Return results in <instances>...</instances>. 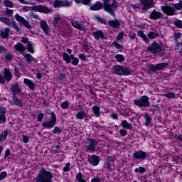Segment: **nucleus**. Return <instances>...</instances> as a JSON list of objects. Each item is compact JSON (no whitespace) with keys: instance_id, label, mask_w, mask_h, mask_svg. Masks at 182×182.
Masks as SVG:
<instances>
[{"instance_id":"57","label":"nucleus","mask_w":182,"mask_h":182,"mask_svg":"<svg viewBox=\"0 0 182 182\" xmlns=\"http://www.w3.org/2000/svg\"><path fill=\"white\" fill-rule=\"evenodd\" d=\"M30 18H31V19H39V16L33 13L30 14Z\"/></svg>"},{"instance_id":"35","label":"nucleus","mask_w":182,"mask_h":182,"mask_svg":"<svg viewBox=\"0 0 182 182\" xmlns=\"http://www.w3.org/2000/svg\"><path fill=\"white\" fill-rule=\"evenodd\" d=\"M115 59L117 60V62H124V56H123V55L122 54H117L115 55Z\"/></svg>"},{"instance_id":"41","label":"nucleus","mask_w":182,"mask_h":182,"mask_svg":"<svg viewBox=\"0 0 182 182\" xmlns=\"http://www.w3.org/2000/svg\"><path fill=\"white\" fill-rule=\"evenodd\" d=\"M148 69H149V70H151V72H152L153 73H154V72H156V70H157L156 65L151 64V65H149V66L148 67Z\"/></svg>"},{"instance_id":"8","label":"nucleus","mask_w":182,"mask_h":182,"mask_svg":"<svg viewBox=\"0 0 182 182\" xmlns=\"http://www.w3.org/2000/svg\"><path fill=\"white\" fill-rule=\"evenodd\" d=\"M153 0H141V6L144 11H147L154 6Z\"/></svg>"},{"instance_id":"42","label":"nucleus","mask_w":182,"mask_h":182,"mask_svg":"<svg viewBox=\"0 0 182 182\" xmlns=\"http://www.w3.org/2000/svg\"><path fill=\"white\" fill-rule=\"evenodd\" d=\"M4 4L5 6H8L9 8H14V3L9 0H5Z\"/></svg>"},{"instance_id":"27","label":"nucleus","mask_w":182,"mask_h":182,"mask_svg":"<svg viewBox=\"0 0 182 182\" xmlns=\"http://www.w3.org/2000/svg\"><path fill=\"white\" fill-rule=\"evenodd\" d=\"M76 117L79 120H83V119H85V117H86V112H85V110L81 109L80 112H78L77 113Z\"/></svg>"},{"instance_id":"33","label":"nucleus","mask_w":182,"mask_h":182,"mask_svg":"<svg viewBox=\"0 0 182 182\" xmlns=\"http://www.w3.org/2000/svg\"><path fill=\"white\" fill-rule=\"evenodd\" d=\"M27 50H28V52H30V53H34L35 50H33V43H32V42H28Z\"/></svg>"},{"instance_id":"12","label":"nucleus","mask_w":182,"mask_h":182,"mask_svg":"<svg viewBox=\"0 0 182 182\" xmlns=\"http://www.w3.org/2000/svg\"><path fill=\"white\" fill-rule=\"evenodd\" d=\"M161 18H163V14L160 11H157L156 10H154L149 16V18L154 19V21L161 19Z\"/></svg>"},{"instance_id":"10","label":"nucleus","mask_w":182,"mask_h":182,"mask_svg":"<svg viewBox=\"0 0 182 182\" xmlns=\"http://www.w3.org/2000/svg\"><path fill=\"white\" fill-rule=\"evenodd\" d=\"M161 11L166 14V15L172 16L174 15V8L168 6H162L161 7Z\"/></svg>"},{"instance_id":"32","label":"nucleus","mask_w":182,"mask_h":182,"mask_svg":"<svg viewBox=\"0 0 182 182\" xmlns=\"http://www.w3.org/2000/svg\"><path fill=\"white\" fill-rule=\"evenodd\" d=\"M105 168H106V170H108L109 171H112V170H113L114 168V166L113 164L110 163V162H106L105 164Z\"/></svg>"},{"instance_id":"54","label":"nucleus","mask_w":182,"mask_h":182,"mask_svg":"<svg viewBox=\"0 0 182 182\" xmlns=\"http://www.w3.org/2000/svg\"><path fill=\"white\" fill-rule=\"evenodd\" d=\"M69 170H70V163H67L65 166L63 168V171H69Z\"/></svg>"},{"instance_id":"51","label":"nucleus","mask_w":182,"mask_h":182,"mask_svg":"<svg viewBox=\"0 0 182 182\" xmlns=\"http://www.w3.org/2000/svg\"><path fill=\"white\" fill-rule=\"evenodd\" d=\"M124 36V32L119 33L117 36V41L119 42L120 39H123V37Z\"/></svg>"},{"instance_id":"60","label":"nucleus","mask_w":182,"mask_h":182,"mask_svg":"<svg viewBox=\"0 0 182 182\" xmlns=\"http://www.w3.org/2000/svg\"><path fill=\"white\" fill-rule=\"evenodd\" d=\"M6 177V172L4 171L0 173V180H4Z\"/></svg>"},{"instance_id":"23","label":"nucleus","mask_w":182,"mask_h":182,"mask_svg":"<svg viewBox=\"0 0 182 182\" xmlns=\"http://www.w3.org/2000/svg\"><path fill=\"white\" fill-rule=\"evenodd\" d=\"M22 55L25 58L28 63H29V65H31V63L33 62V57L32 56V55L29 53H23Z\"/></svg>"},{"instance_id":"37","label":"nucleus","mask_w":182,"mask_h":182,"mask_svg":"<svg viewBox=\"0 0 182 182\" xmlns=\"http://www.w3.org/2000/svg\"><path fill=\"white\" fill-rule=\"evenodd\" d=\"M61 6H66V7L72 6V2L68 0L61 1Z\"/></svg>"},{"instance_id":"6","label":"nucleus","mask_w":182,"mask_h":182,"mask_svg":"<svg viewBox=\"0 0 182 182\" xmlns=\"http://www.w3.org/2000/svg\"><path fill=\"white\" fill-rule=\"evenodd\" d=\"M15 18L17 22H19L20 25H23V26L27 28V29H31V28H32V26L31 23H29V21L25 19V18L21 16L18 14L15 15Z\"/></svg>"},{"instance_id":"18","label":"nucleus","mask_w":182,"mask_h":182,"mask_svg":"<svg viewBox=\"0 0 182 182\" xmlns=\"http://www.w3.org/2000/svg\"><path fill=\"white\" fill-rule=\"evenodd\" d=\"M10 90L14 93V96H15V95H19V93H21V87H19V85L18 84H14L11 85Z\"/></svg>"},{"instance_id":"13","label":"nucleus","mask_w":182,"mask_h":182,"mask_svg":"<svg viewBox=\"0 0 182 182\" xmlns=\"http://www.w3.org/2000/svg\"><path fill=\"white\" fill-rule=\"evenodd\" d=\"M99 161H100V158L96 155H92L88 159V163H90L92 166H97L99 164Z\"/></svg>"},{"instance_id":"28","label":"nucleus","mask_w":182,"mask_h":182,"mask_svg":"<svg viewBox=\"0 0 182 182\" xmlns=\"http://www.w3.org/2000/svg\"><path fill=\"white\" fill-rule=\"evenodd\" d=\"M168 66V63H162L156 64V70H163V69H166V68Z\"/></svg>"},{"instance_id":"50","label":"nucleus","mask_w":182,"mask_h":182,"mask_svg":"<svg viewBox=\"0 0 182 182\" xmlns=\"http://www.w3.org/2000/svg\"><path fill=\"white\" fill-rule=\"evenodd\" d=\"M113 46L116 48L117 49H122V45L120 43H117V41H114L112 43Z\"/></svg>"},{"instance_id":"53","label":"nucleus","mask_w":182,"mask_h":182,"mask_svg":"<svg viewBox=\"0 0 182 182\" xmlns=\"http://www.w3.org/2000/svg\"><path fill=\"white\" fill-rule=\"evenodd\" d=\"M6 52H8V50L6 49V48L0 46V55L1 53H6Z\"/></svg>"},{"instance_id":"40","label":"nucleus","mask_w":182,"mask_h":182,"mask_svg":"<svg viewBox=\"0 0 182 182\" xmlns=\"http://www.w3.org/2000/svg\"><path fill=\"white\" fill-rule=\"evenodd\" d=\"M76 179L77 180L78 182H86V180L83 179L82 176V173H78L76 175Z\"/></svg>"},{"instance_id":"63","label":"nucleus","mask_w":182,"mask_h":182,"mask_svg":"<svg viewBox=\"0 0 182 182\" xmlns=\"http://www.w3.org/2000/svg\"><path fill=\"white\" fill-rule=\"evenodd\" d=\"M21 42H22L23 43H28V42H29V41H28V38H26V37H22V38H21Z\"/></svg>"},{"instance_id":"44","label":"nucleus","mask_w":182,"mask_h":182,"mask_svg":"<svg viewBox=\"0 0 182 182\" xmlns=\"http://www.w3.org/2000/svg\"><path fill=\"white\" fill-rule=\"evenodd\" d=\"M164 96H165V97H168V99H174L176 94L173 92H167L164 94Z\"/></svg>"},{"instance_id":"64","label":"nucleus","mask_w":182,"mask_h":182,"mask_svg":"<svg viewBox=\"0 0 182 182\" xmlns=\"http://www.w3.org/2000/svg\"><path fill=\"white\" fill-rule=\"evenodd\" d=\"M91 182H100V178H94L91 180Z\"/></svg>"},{"instance_id":"55","label":"nucleus","mask_w":182,"mask_h":182,"mask_svg":"<svg viewBox=\"0 0 182 182\" xmlns=\"http://www.w3.org/2000/svg\"><path fill=\"white\" fill-rule=\"evenodd\" d=\"M97 21H99V22H100V23H103L104 25H106L107 23L105 18H102L101 17H97Z\"/></svg>"},{"instance_id":"62","label":"nucleus","mask_w":182,"mask_h":182,"mask_svg":"<svg viewBox=\"0 0 182 182\" xmlns=\"http://www.w3.org/2000/svg\"><path fill=\"white\" fill-rule=\"evenodd\" d=\"M43 119V113H41L38 116V122H42Z\"/></svg>"},{"instance_id":"21","label":"nucleus","mask_w":182,"mask_h":182,"mask_svg":"<svg viewBox=\"0 0 182 182\" xmlns=\"http://www.w3.org/2000/svg\"><path fill=\"white\" fill-rule=\"evenodd\" d=\"M10 29L9 28H6L4 30L1 31V38H4V39H6V38H8V36H9V32H10Z\"/></svg>"},{"instance_id":"25","label":"nucleus","mask_w":182,"mask_h":182,"mask_svg":"<svg viewBox=\"0 0 182 182\" xmlns=\"http://www.w3.org/2000/svg\"><path fill=\"white\" fill-rule=\"evenodd\" d=\"M146 38L148 39H156V38H159V33L157 31H149Z\"/></svg>"},{"instance_id":"45","label":"nucleus","mask_w":182,"mask_h":182,"mask_svg":"<svg viewBox=\"0 0 182 182\" xmlns=\"http://www.w3.org/2000/svg\"><path fill=\"white\" fill-rule=\"evenodd\" d=\"M174 8L177 9L178 11H180V9H182V1H179L177 4H173Z\"/></svg>"},{"instance_id":"9","label":"nucleus","mask_w":182,"mask_h":182,"mask_svg":"<svg viewBox=\"0 0 182 182\" xmlns=\"http://www.w3.org/2000/svg\"><path fill=\"white\" fill-rule=\"evenodd\" d=\"M40 26L41 29H43V32L46 33V35H49V32L50 31V27H49V25H48V22L45 20H41L40 21Z\"/></svg>"},{"instance_id":"17","label":"nucleus","mask_w":182,"mask_h":182,"mask_svg":"<svg viewBox=\"0 0 182 182\" xmlns=\"http://www.w3.org/2000/svg\"><path fill=\"white\" fill-rule=\"evenodd\" d=\"M92 36H94L95 39H97V41H99V39H102L105 38V33H103V31L102 30L94 31L92 32Z\"/></svg>"},{"instance_id":"26","label":"nucleus","mask_w":182,"mask_h":182,"mask_svg":"<svg viewBox=\"0 0 182 182\" xmlns=\"http://www.w3.org/2000/svg\"><path fill=\"white\" fill-rule=\"evenodd\" d=\"M6 122V117H5V109H0V123H5Z\"/></svg>"},{"instance_id":"59","label":"nucleus","mask_w":182,"mask_h":182,"mask_svg":"<svg viewBox=\"0 0 182 182\" xmlns=\"http://www.w3.org/2000/svg\"><path fill=\"white\" fill-rule=\"evenodd\" d=\"M77 63H79V59L77 58H75L73 60V65L74 66H77Z\"/></svg>"},{"instance_id":"49","label":"nucleus","mask_w":182,"mask_h":182,"mask_svg":"<svg viewBox=\"0 0 182 182\" xmlns=\"http://www.w3.org/2000/svg\"><path fill=\"white\" fill-rule=\"evenodd\" d=\"M6 60H8L9 62H11V60H12V59L14 58V55H12L11 53H8L6 56Z\"/></svg>"},{"instance_id":"61","label":"nucleus","mask_w":182,"mask_h":182,"mask_svg":"<svg viewBox=\"0 0 182 182\" xmlns=\"http://www.w3.org/2000/svg\"><path fill=\"white\" fill-rule=\"evenodd\" d=\"M92 0H82L81 4H83V5H90Z\"/></svg>"},{"instance_id":"56","label":"nucleus","mask_w":182,"mask_h":182,"mask_svg":"<svg viewBox=\"0 0 182 182\" xmlns=\"http://www.w3.org/2000/svg\"><path fill=\"white\" fill-rule=\"evenodd\" d=\"M53 133H62V129H60V127H55Z\"/></svg>"},{"instance_id":"30","label":"nucleus","mask_w":182,"mask_h":182,"mask_svg":"<svg viewBox=\"0 0 182 182\" xmlns=\"http://www.w3.org/2000/svg\"><path fill=\"white\" fill-rule=\"evenodd\" d=\"M121 126H122L124 129H128L129 130L132 129V124H129L126 120L122 121Z\"/></svg>"},{"instance_id":"3","label":"nucleus","mask_w":182,"mask_h":182,"mask_svg":"<svg viewBox=\"0 0 182 182\" xmlns=\"http://www.w3.org/2000/svg\"><path fill=\"white\" fill-rule=\"evenodd\" d=\"M149 97L144 95L140 99L134 101L135 106L139 107H149L150 106V101Z\"/></svg>"},{"instance_id":"7","label":"nucleus","mask_w":182,"mask_h":182,"mask_svg":"<svg viewBox=\"0 0 182 182\" xmlns=\"http://www.w3.org/2000/svg\"><path fill=\"white\" fill-rule=\"evenodd\" d=\"M163 50L161 48V46L156 42H154L151 43L149 47H148V50L149 52H151V53H160V52Z\"/></svg>"},{"instance_id":"5","label":"nucleus","mask_w":182,"mask_h":182,"mask_svg":"<svg viewBox=\"0 0 182 182\" xmlns=\"http://www.w3.org/2000/svg\"><path fill=\"white\" fill-rule=\"evenodd\" d=\"M56 124V115L55 113H51V117L49 121H46L43 123V127H46L47 129H52L53 126Z\"/></svg>"},{"instance_id":"39","label":"nucleus","mask_w":182,"mask_h":182,"mask_svg":"<svg viewBox=\"0 0 182 182\" xmlns=\"http://www.w3.org/2000/svg\"><path fill=\"white\" fill-rule=\"evenodd\" d=\"M144 116V119H146V122L145 124L146 126H149V124H150V122H151V118L150 117V116L149 115V114H146Z\"/></svg>"},{"instance_id":"4","label":"nucleus","mask_w":182,"mask_h":182,"mask_svg":"<svg viewBox=\"0 0 182 182\" xmlns=\"http://www.w3.org/2000/svg\"><path fill=\"white\" fill-rule=\"evenodd\" d=\"M114 72L117 75H119V76H127L128 75H132V70L129 68H123V67L120 65H114L113 67Z\"/></svg>"},{"instance_id":"22","label":"nucleus","mask_w":182,"mask_h":182,"mask_svg":"<svg viewBox=\"0 0 182 182\" xmlns=\"http://www.w3.org/2000/svg\"><path fill=\"white\" fill-rule=\"evenodd\" d=\"M23 82L25 83V85H27V86H28V87L31 90H33V89L35 88V83H33V82H32V80H31L28 78H25L23 80Z\"/></svg>"},{"instance_id":"1","label":"nucleus","mask_w":182,"mask_h":182,"mask_svg":"<svg viewBox=\"0 0 182 182\" xmlns=\"http://www.w3.org/2000/svg\"><path fill=\"white\" fill-rule=\"evenodd\" d=\"M103 0V4L100 1H97L93 6L90 7L91 11H100L104 7L105 11L110 14L112 16H114V12L117 9V1L113 0Z\"/></svg>"},{"instance_id":"19","label":"nucleus","mask_w":182,"mask_h":182,"mask_svg":"<svg viewBox=\"0 0 182 182\" xmlns=\"http://www.w3.org/2000/svg\"><path fill=\"white\" fill-rule=\"evenodd\" d=\"M12 105H15L18 107H22L23 106V102H22V100L18 99L14 95L12 100Z\"/></svg>"},{"instance_id":"38","label":"nucleus","mask_w":182,"mask_h":182,"mask_svg":"<svg viewBox=\"0 0 182 182\" xmlns=\"http://www.w3.org/2000/svg\"><path fill=\"white\" fill-rule=\"evenodd\" d=\"M4 14H5V15H6V16H9V18H11V16H12V15H14V10H11V9L6 8Z\"/></svg>"},{"instance_id":"48","label":"nucleus","mask_w":182,"mask_h":182,"mask_svg":"<svg viewBox=\"0 0 182 182\" xmlns=\"http://www.w3.org/2000/svg\"><path fill=\"white\" fill-rule=\"evenodd\" d=\"M61 107L62 109H68L69 107V102L65 101L61 103Z\"/></svg>"},{"instance_id":"31","label":"nucleus","mask_w":182,"mask_h":182,"mask_svg":"<svg viewBox=\"0 0 182 182\" xmlns=\"http://www.w3.org/2000/svg\"><path fill=\"white\" fill-rule=\"evenodd\" d=\"M92 110L96 117H100V107L95 106L92 107Z\"/></svg>"},{"instance_id":"43","label":"nucleus","mask_w":182,"mask_h":182,"mask_svg":"<svg viewBox=\"0 0 182 182\" xmlns=\"http://www.w3.org/2000/svg\"><path fill=\"white\" fill-rule=\"evenodd\" d=\"M54 8H60L62 7V1L56 0L53 4Z\"/></svg>"},{"instance_id":"47","label":"nucleus","mask_w":182,"mask_h":182,"mask_svg":"<svg viewBox=\"0 0 182 182\" xmlns=\"http://www.w3.org/2000/svg\"><path fill=\"white\" fill-rule=\"evenodd\" d=\"M145 173L146 172V168L144 167L139 166V168H136L135 169V173Z\"/></svg>"},{"instance_id":"11","label":"nucleus","mask_w":182,"mask_h":182,"mask_svg":"<svg viewBox=\"0 0 182 182\" xmlns=\"http://www.w3.org/2000/svg\"><path fill=\"white\" fill-rule=\"evenodd\" d=\"M133 156L135 159L138 160H146V157H147V154L143 151H138L133 154Z\"/></svg>"},{"instance_id":"58","label":"nucleus","mask_w":182,"mask_h":182,"mask_svg":"<svg viewBox=\"0 0 182 182\" xmlns=\"http://www.w3.org/2000/svg\"><path fill=\"white\" fill-rule=\"evenodd\" d=\"M23 143H28V141H29V136L23 135Z\"/></svg>"},{"instance_id":"15","label":"nucleus","mask_w":182,"mask_h":182,"mask_svg":"<svg viewBox=\"0 0 182 182\" xmlns=\"http://www.w3.org/2000/svg\"><path fill=\"white\" fill-rule=\"evenodd\" d=\"M96 146H97V141H96V140H95V139H91L90 141V144H89L88 146L87 147V150L90 153H94L95 147H96Z\"/></svg>"},{"instance_id":"52","label":"nucleus","mask_w":182,"mask_h":182,"mask_svg":"<svg viewBox=\"0 0 182 182\" xmlns=\"http://www.w3.org/2000/svg\"><path fill=\"white\" fill-rule=\"evenodd\" d=\"M60 21V15L59 14H55L54 17V22L55 23H58Z\"/></svg>"},{"instance_id":"20","label":"nucleus","mask_w":182,"mask_h":182,"mask_svg":"<svg viewBox=\"0 0 182 182\" xmlns=\"http://www.w3.org/2000/svg\"><path fill=\"white\" fill-rule=\"evenodd\" d=\"M108 25H109L111 28H119V26H120V21H119L118 20H110L108 22Z\"/></svg>"},{"instance_id":"46","label":"nucleus","mask_w":182,"mask_h":182,"mask_svg":"<svg viewBox=\"0 0 182 182\" xmlns=\"http://www.w3.org/2000/svg\"><path fill=\"white\" fill-rule=\"evenodd\" d=\"M174 25L179 28H182V21L181 20H177L176 21H174Z\"/></svg>"},{"instance_id":"34","label":"nucleus","mask_w":182,"mask_h":182,"mask_svg":"<svg viewBox=\"0 0 182 182\" xmlns=\"http://www.w3.org/2000/svg\"><path fill=\"white\" fill-rule=\"evenodd\" d=\"M6 137H8V130H5L1 134H0V141L6 140Z\"/></svg>"},{"instance_id":"14","label":"nucleus","mask_w":182,"mask_h":182,"mask_svg":"<svg viewBox=\"0 0 182 182\" xmlns=\"http://www.w3.org/2000/svg\"><path fill=\"white\" fill-rule=\"evenodd\" d=\"M34 9L38 12H43V14H50L52 12L50 9L43 6H34Z\"/></svg>"},{"instance_id":"36","label":"nucleus","mask_w":182,"mask_h":182,"mask_svg":"<svg viewBox=\"0 0 182 182\" xmlns=\"http://www.w3.org/2000/svg\"><path fill=\"white\" fill-rule=\"evenodd\" d=\"M63 59L65 60V62H66V63H70V57L68 53H64L63 54Z\"/></svg>"},{"instance_id":"29","label":"nucleus","mask_w":182,"mask_h":182,"mask_svg":"<svg viewBox=\"0 0 182 182\" xmlns=\"http://www.w3.org/2000/svg\"><path fill=\"white\" fill-rule=\"evenodd\" d=\"M71 23L73 26H74V28H76V29H79L80 31H82V29H83V28L82 27V24L77 21H72Z\"/></svg>"},{"instance_id":"24","label":"nucleus","mask_w":182,"mask_h":182,"mask_svg":"<svg viewBox=\"0 0 182 182\" xmlns=\"http://www.w3.org/2000/svg\"><path fill=\"white\" fill-rule=\"evenodd\" d=\"M137 35L140 38H142V39H143V41H144V42H146L147 43H149V42H150V39H149V38H147V36H146V34H144V32L143 31H138Z\"/></svg>"},{"instance_id":"16","label":"nucleus","mask_w":182,"mask_h":182,"mask_svg":"<svg viewBox=\"0 0 182 182\" xmlns=\"http://www.w3.org/2000/svg\"><path fill=\"white\" fill-rule=\"evenodd\" d=\"M14 49H16L17 52H20L22 55V53H24L23 52L26 50V47H25L22 43H18L14 46Z\"/></svg>"},{"instance_id":"2","label":"nucleus","mask_w":182,"mask_h":182,"mask_svg":"<svg viewBox=\"0 0 182 182\" xmlns=\"http://www.w3.org/2000/svg\"><path fill=\"white\" fill-rule=\"evenodd\" d=\"M0 21L1 22H3V23H5V25H7V26H12L13 28H14L15 31L18 33H22L21 28H19V25H18V23H16V21H11V20L6 17H1Z\"/></svg>"}]
</instances>
